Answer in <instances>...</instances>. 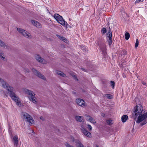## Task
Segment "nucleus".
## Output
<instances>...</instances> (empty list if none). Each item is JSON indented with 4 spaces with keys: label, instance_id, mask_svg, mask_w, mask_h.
Here are the masks:
<instances>
[{
    "label": "nucleus",
    "instance_id": "obj_1",
    "mask_svg": "<svg viewBox=\"0 0 147 147\" xmlns=\"http://www.w3.org/2000/svg\"><path fill=\"white\" fill-rule=\"evenodd\" d=\"M6 89L8 91L10 96L11 98L16 102V105L19 107L22 106L21 103L20 102V100L18 96L14 92V89L9 85Z\"/></svg>",
    "mask_w": 147,
    "mask_h": 147
},
{
    "label": "nucleus",
    "instance_id": "obj_2",
    "mask_svg": "<svg viewBox=\"0 0 147 147\" xmlns=\"http://www.w3.org/2000/svg\"><path fill=\"white\" fill-rule=\"evenodd\" d=\"M147 117V112L143 114H139L136 118H137L136 121V122L137 123H139L143 121L141 124V125H143L147 123V121L146 119Z\"/></svg>",
    "mask_w": 147,
    "mask_h": 147
},
{
    "label": "nucleus",
    "instance_id": "obj_3",
    "mask_svg": "<svg viewBox=\"0 0 147 147\" xmlns=\"http://www.w3.org/2000/svg\"><path fill=\"white\" fill-rule=\"evenodd\" d=\"M22 118L24 121L27 122L32 124H34L35 123L32 117L28 114L25 112L22 113Z\"/></svg>",
    "mask_w": 147,
    "mask_h": 147
},
{
    "label": "nucleus",
    "instance_id": "obj_4",
    "mask_svg": "<svg viewBox=\"0 0 147 147\" xmlns=\"http://www.w3.org/2000/svg\"><path fill=\"white\" fill-rule=\"evenodd\" d=\"M134 111L133 115L134 114L136 118L137 117L138 114L144 113L145 112L143 109L142 106L140 104L136 105V106L134 107Z\"/></svg>",
    "mask_w": 147,
    "mask_h": 147
},
{
    "label": "nucleus",
    "instance_id": "obj_5",
    "mask_svg": "<svg viewBox=\"0 0 147 147\" xmlns=\"http://www.w3.org/2000/svg\"><path fill=\"white\" fill-rule=\"evenodd\" d=\"M17 30L24 37L28 38H31L30 34L27 31L20 28H17Z\"/></svg>",
    "mask_w": 147,
    "mask_h": 147
},
{
    "label": "nucleus",
    "instance_id": "obj_6",
    "mask_svg": "<svg viewBox=\"0 0 147 147\" xmlns=\"http://www.w3.org/2000/svg\"><path fill=\"white\" fill-rule=\"evenodd\" d=\"M55 19L62 26H64L66 24H67V22L63 19L62 17L58 14H55L54 15Z\"/></svg>",
    "mask_w": 147,
    "mask_h": 147
},
{
    "label": "nucleus",
    "instance_id": "obj_7",
    "mask_svg": "<svg viewBox=\"0 0 147 147\" xmlns=\"http://www.w3.org/2000/svg\"><path fill=\"white\" fill-rule=\"evenodd\" d=\"M31 70L32 72L36 76L39 78L42 79L46 81V78L45 77L36 69L34 68H32L31 69Z\"/></svg>",
    "mask_w": 147,
    "mask_h": 147
},
{
    "label": "nucleus",
    "instance_id": "obj_8",
    "mask_svg": "<svg viewBox=\"0 0 147 147\" xmlns=\"http://www.w3.org/2000/svg\"><path fill=\"white\" fill-rule=\"evenodd\" d=\"M35 58L38 62L43 64H46L47 63V61L38 55H36L35 56Z\"/></svg>",
    "mask_w": 147,
    "mask_h": 147
},
{
    "label": "nucleus",
    "instance_id": "obj_9",
    "mask_svg": "<svg viewBox=\"0 0 147 147\" xmlns=\"http://www.w3.org/2000/svg\"><path fill=\"white\" fill-rule=\"evenodd\" d=\"M81 130L82 132L85 135L88 137H91V134L83 126H81Z\"/></svg>",
    "mask_w": 147,
    "mask_h": 147
},
{
    "label": "nucleus",
    "instance_id": "obj_10",
    "mask_svg": "<svg viewBox=\"0 0 147 147\" xmlns=\"http://www.w3.org/2000/svg\"><path fill=\"white\" fill-rule=\"evenodd\" d=\"M23 92L24 94L29 95L30 97L35 96V94L34 92L27 89H23Z\"/></svg>",
    "mask_w": 147,
    "mask_h": 147
},
{
    "label": "nucleus",
    "instance_id": "obj_11",
    "mask_svg": "<svg viewBox=\"0 0 147 147\" xmlns=\"http://www.w3.org/2000/svg\"><path fill=\"white\" fill-rule=\"evenodd\" d=\"M107 41L109 44L110 45L112 43V32L110 30H109L108 33L107 34Z\"/></svg>",
    "mask_w": 147,
    "mask_h": 147
},
{
    "label": "nucleus",
    "instance_id": "obj_12",
    "mask_svg": "<svg viewBox=\"0 0 147 147\" xmlns=\"http://www.w3.org/2000/svg\"><path fill=\"white\" fill-rule=\"evenodd\" d=\"M76 102L78 105L81 107L84 106L85 105V101L83 100L80 98L76 99Z\"/></svg>",
    "mask_w": 147,
    "mask_h": 147
},
{
    "label": "nucleus",
    "instance_id": "obj_13",
    "mask_svg": "<svg viewBox=\"0 0 147 147\" xmlns=\"http://www.w3.org/2000/svg\"><path fill=\"white\" fill-rule=\"evenodd\" d=\"M85 116L86 117V119L87 121L93 124H95L96 123L95 119L90 116L86 115Z\"/></svg>",
    "mask_w": 147,
    "mask_h": 147
},
{
    "label": "nucleus",
    "instance_id": "obj_14",
    "mask_svg": "<svg viewBox=\"0 0 147 147\" xmlns=\"http://www.w3.org/2000/svg\"><path fill=\"white\" fill-rule=\"evenodd\" d=\"M0 83L1 85L4 88L6 89L7 88H8L7 87L9 85L6 83L3 80H2L1 78H0Z\"/></svg>",
    "mask_w": 147,
    "mask_h": 147
},
{
    "label": "nucleus",
    "instance_id": "obj_15",
    "mask_svg": "<svg viewBox=\"0 0 147 147\" xmlns=\"http://www.w3.org/2000/svg\"><path fill=\"white\" fill-rule=\"evenodd\" d=\"M55 72L56 74L60 76L65 78L67 77L66 75L64 73L61 71L55 70Z\"/></svg>",
    "mask_w": 147,
    "mask_h": 147
},
{
    "label": "nucleus",
    "instance_id": "obj_16",
    "mask_svg": "<svg viewBox=\"0 0 147 147\" xmlns=\"http://www.w3.org/2000/svg\"><path fill=\"white\" fill-rule=\"evenodd\" d=\"M19 140L18 137L16 136H15L13 138V142L14 143V145L17 146Z\"/></svg>",
    "mask_w": 147,
    "mask_h": 147
},
{
    "label": "nucleus",
    "instance_id": "obj_17",
    "mask_svg": "<svg viewBox=\"0 0 147 147\" xmlns=\"http://www.w3.org/2000/svg\"><path fill=\"white\" fill-rule=\"evenodd\" d=\"M31 22L36 27L40 28L41 27V24L36 21L32 20Z\"/></svg>",
    "mask_w": 147,
    "mask_h": 147
},
{
    "label": "nucleus",
    "instance_id": "obj_18",
    "mask_svg": "<svg viewBox=\"0 0 147 147\" xmlns=\"http://www.w3.org/2000/svg\"><path fill=\"white\" fill-rule=\"evenodd\" d=\"M75 119L77 121L80 122H84V117L82 116H77L75 117Z\"/></svg>",
    "mask_w": 147,
    "mask_h": 147
},
{
    "label": "nucleus",
    "instance_id": "obj_19",
    "mask_svg": "<svg viewBox=\"0 0 147 147\" xmlns=\"http://www.w3.org/2000/svg\"><path fill=\"white\" fill-rule=\"evenodd\" d=\"M77 147H85L78 140H76L75 141Z\"/></svg>",
    "mask_w": 147,
    "mask_h": 147
},
{
    "label": "nucleus",
    "instance_id": "obj_20",
    "mask_svg": "<svg viewBox=\"0 0 147 147\" xmlns=\"http://www.w3.org/2000/svg\"><path fill=\"white\" fill-rule=\"evenodd\" d=\"M30 100L34 103L36 104L37 103L36 98L34 96L30 97L29 98Z\"/></svg>",
    "mask_w": 147,
    "mask_h": 147
},
{
    "label": "nucleus",
    "instance_id": "obj_21",
    "mask_svg": "<svg viewBox=\"0 0 147 147\" xmlns=\"http://www.w3.org/2000/svg\"><path fill=\"white\" fill-rule=\"evenodd\" d=\"M0 57L1 60L3 61L6 60L5 56L3 53H0Z\"/></svg>",
    "mask_w": 147,
    "mask_h": 147
},
{
    "label": "nucleus",
    "instance_id": "obj_22",
    "mask_svg": "<svg viewBox=\"0 0 147 147\" xmlns=\"http://www.w3.org/2000/svg\"><path fill=\"white\" fill-rule=\"evenodd\" d=\"M128 116L126 115H123L121 117V121L123 122H125L127 119Z\"/></svg>",
    "mask_w": 147,
    "mask_h": 147
},
{
    "label": "nucleus",
    "instance_id": "obj_23",
    "mask_svg": "<svg viewBox=\"0 0 147 147\" xmlns=\"http://www.w3.org/2000/svg\"><path fill=\"white\" fill-rule=\"evenodd\" d=\"M104 97L106 98H107L111 99L113 98L112 96L109 94H106L103 95Z\"/></svg>",
    "mask_w": 147,
    "mask_h": 147
},
{
    "label": "nucleus",
    "instance_id": "obj_24",
    "mask_svg": "<svg viewBox=\"0 0 147 147\" xmlns=\"http://www.w3.org/2000/svg\"><path fill=\"white\" fill-rule=\"evenodd\" d=\"M0 46L6 48H7V46L4 43V42L0 40Z\"/></svg>",
    "mask_w": 147,
    "mask_h": 147
},
{
    "label": "nucleus",
    "instance_id": "obj_25",
    "mask_svg": "<svg viewBox=\"0 0 147 147\" xmlns=\"http://www.w3.org/2000/svg\"><path fill=\"white\" fill-rule=\"evenodd\" d=\"M102 51V53L104 57H106V56L107 53L106 52V49L105 47H104L101 49Z\"/></svg>",
    "mask_w": 147,
    "mask_h": 147
},
{
    "label": "nucleus",
    "instance_id": "obj_26",
    "mask_svg": "<svg viewBox=\"0 0 147 147\" xmlns=\"http://www.w3.org/2000/svg\"><path fill=\"white\" fill-rule=\"evenodd\" d=\"M125 39L126 40H128L129 39L130 36L129 33L128 32H126L125 34Z\"/></svg>",
    "mask_w": 147,
    "mask_h": 147
},
{
    "label": "nucleus",
    "instance_id": "obj_27",
    "mask_svg": "<svg viewBox=\"0 0 147 147\" xmlns=\"http://www.w3.org/2000/svg\"><path fill=\"white\" fill-rule=\"evenodd\" d=\"M107 32L106 29L105 28H103L101 30V32L102 34H104Z\"/></svg>",
    "mask_w": 147,
    "mask_h": 147
},
{
    "label": "nucleus",
    "instance_id": "obj_28",
    "mask_svg": "<svg viewBox=\"0 0 147 147\" xmlns=\"http://www.w3.org/2000/svg\"><path fill=\"white\" fill-rule=\"evenodd\" d=\"M57 36L59 39L62 41H63V40L64 38V37L61 36L59 35H57Z\"/></svg>",
    "mask_w": 147,
    "mask_h": 147
},
{
    "label": "nucleus",
    "instance_id": "obj_29",
    "mask_svg": "<svg viewBox=\"0 0 147 147\" xmlns=\"http://www.w3.org/2000/svg\"><path fill=\"white\" fill-rule=\"evenodd\" d=\"M87 127L89 131H91L92 130V127L91 125L89 124L87 125Z\"/></svg>",
    "mask_w": 147,
    "mask_h": 147
},
{
    "label": "nucleus",
    "instance_id": "obj_30",
    "mask_svg": "<svg viewBox=\"0 0 147 147\" xmlns=\"http://www.w3.org/2000/svg\"><path fill=\"white\" fill-rule=\"evenodd\" d=\"M138 44H139L138 40V39H136V43L135 44V47L136 48H137L138 47Z\"/></svg>",
    "mask_w": 147,
    "mask_h": 147
},
{
    "label": "nucleus",
    "instance_id": "obj_31",
    "mask_svg": "<svg viewBox=\"0 0 147 147\" xmlns=\"http://www.w3.org/2000/svg\"><path fill=\"white\" fill-rule=\"evenodd\" d=\"M107 123L109 124H111L113 123V121L111 120H108L106 121Z\"/></svg>",
    "mask_w": 147,
    "mask_h": 147
},
{
    "label": "nucleus",
    "instance_id": "obj_32",
    "mask_svg": "<svg viewBox=\"0 0 147 147\" xmlns=\"http://www.w3.org/2000/svg\"><path fill=\"white\" fill-rule=\"evenodd\" d=\"M24 72L26 73H29L30 72L29 69L27 68H24Z\"/></svg>",
    "mask_w": 147,
    "mask_h": 147
},
{
    "label": "nucleus",
    "instance_id": "obj_33",
    "mask_svg": "<svg viewBox=\"0 0 147 147\" xmlns=\"http://www.w3.org/2000/svg\"><path fill=\"white\" fill-rule=\"evenodd\" d=\"M63 41L65 42V43H67L68 42V41L67 39L65 37L64 38Z\"/></svg>",
    "mask_w": 147,
    "mask_h": 147
},
{
    "label": "nucleus",
    "instance_id": "obj_34",
    "mask_svg": "<svg viewBox=\"0 0 147 147\" xmlns=\"http://www.w3.org/2000/svg\"><path fill=\"white\" fill-rule=\"evenodd\" d=\"M111 86H113V88L114 87L115 83L114 82L112 81H111Z\"/></svg>",
    "mask_w": 147,
    "mask_h": 147
},
{
    "label": "nucleus",
    "instance_id": "obj_35",
    "mask_svg": "<svg viewBox=\"0 0 147 147\" xmlns=\"http://www.w3.org/2000/svg\"><path fill=\"white\" fill-rule=\"evenodd\" d=\"M144 0H137L136 2L135 3H138L139 2H143Z\"/></svg>",
    "mask_w": 147,
    "mask_h": 147
},
{
    "label": "nucleus",
    "instance_id": "obj_36",
    "mask_svg": "<svg viewBox=\"0 0 147 147\" xmlns=\"http://www.w3.org/2000/svg\"><path fill=\"white\" fill-rule=\"evenodd\" d=\"M70 140L72 142H74V138L72 136H71L70 138Z\"/></svg>",
    "mask_w": 147,
    "mask_h": 147
},
{
    "label": "nucleus",
    "instance_id": "obj_37",
    "mask_svg": "<svg viewBox=\"0 0 147 147\" xmlns=\"http://www.w3.org/2000/svg\"><path fill=\"white\" fill-rule=\"evenodd\" d=\"M65 146L67 147H70V145H69L68 143H66L65 144Z\"/></svg>",
    "mask_w": 147,
    "mask_h": 147
},
{
    "label": "nucleus",
    "instance_id": "obj_38",
    "mask_svg": "<svg viewBox=\"0 0 147 147\" xmlns=\"http://www.w3.org/2000/svg\"><path fill=\"white\" fill-rule=\"evenodd\" d=\"M81 49H86V47L84 46H81Z\"/></svg>",
    "mask_w": 147,
    "mask_h": 147
},
{
    "label": "nucleus",
    "instance_id": "obj_39",
    "mask_svg": "<svg viewBox=\"0 0 147 147\" xmlns=\"http://www.w3.org/2000/svg\"><path fill=\"white\" fill-rule=\"evenodd\" d=\"M40 119L42 121L44 120H45L44 118L43 117L41 116L40 117Z\"/></svg>",
    "mask_w": 147,
    "mask_h": 147
},
{
    "label": "nucleus",
    "instance_id": "obj_40",
    "mask_svg": "<svg viewBox=\"0 0 147 147\" xmlns=\"http://www.w3.org/2000/svg\"><path fill=\"white\" fill-rule=\"evenodd\" d=\"M142 83L143 84H144V85H146V86H147V84H146V82H142Z\"/></svg>",
    "mask_w": 147,
    "mask_h": 147
},
{
    "label": "nucleus",
    "instance_id": "obj_41",
    "mask_svg": "<svg viewBox=\"0 0 147 147\" xmlns=\"http://www.w3.org/2000/svg\"><path fill=\"white\" fill-rule=\"evenodd\" d=\"M82 70L84 71H86L85 70V69L84 68H81Z\"/></svg>",
    "mask_w": 147,
    "mask_h": 147
},
{
    "label": "nucleus",
    "instance_id": "obj_42",
    "mask_svg": "<svg viewBox=\"0 0 147 147\" xmlns=\"http://www.w3.org/2000/svg\"><path fill=\"white\" fill-rule=\"evenodd\" d=\"M82 50L84 51L85 52H86L87 51V49H82Z\"/></svg>",
    "mask_w": 147,
    "mask_h": 147
},
{
    "label": "nucleus",
    "instance_id": "obj_43",
    "mask_svg": "<svg viewBox=\"0 0 147 147\" xmlns=\"http://www.w3.org/2000/svg\"><path fill=\"white\" fill-rule=\"evenodd\" d=\"M70 147H74L73 146L70 145Z\"/></svg>",
    "mask_w": 147,
    "mask_h": 147
},
{
    "label": "nucleus",
    "instance_id": "obj_44",
    "mask_svg": "<svg viewBox=\"0 0 147 147\" xmlns=\"http://www.w3.org/2000/svg\"><path fill=\"white\" fill-rule=\"evenodd\" d=\"M76 79L77 80H78V79L77 78H76Z\"/></svg>",
    "mask_w": 147,
    "mask_h": 147
},
{
    "label": "nucleus",
    "instance_id": "obj_45",
    "mask_svg": "<svg viewBox=\"0 0 147 147\" xmlns=\"http://www.w3.org/2000/svg\"><path fill=\"white\" fill-rule=\"evenodd\" d=\"M98 147V146L97 145H96V147Z\"/></svg>",
    "mask_w": 147,
    "mask_h": 147
},
{
    "label": "nucleus",
    "instance_id": "obj_46",
    "mask_svg": "<svg viewBox=\"0 0 147 147\" xmlns=\"http://www.w3.org/2000/svg\"><path fill=\"white\" fill-rule=\"evenodd\" d=\"M123 76L124 77H125L124 76V75H123Z\"/></svg>",
    "mask_w": 147,
    "mask_h": 147
},
{
    "label": "nucleus",
    "instance_id": "obj_47",
    "mask_svg": "<svg viewBox=\"0 0 147 147\" xmlns=\"http://www.w3.org/2000/svg\"><path fill=\"white\" fill-rule=\"evenodd\" d=\"M32 132H33V131H32Z\"/></svg>",
    "mask_w": 147,
    "mask_h": 147
}]
</instances>
